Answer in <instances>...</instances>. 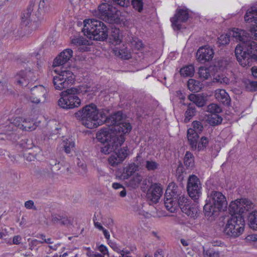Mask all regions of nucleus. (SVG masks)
Here are the masks:
<instances>
[{
	"label": "nucleus",
	"instance_id": "6e6552de",
	"mask_svg": "<svg viewBox=\"0 0 257 257\" xmlns=\"http://www.w3.org/2000/svg\"><path fill=\"white\" fill-rule=\"evenodd\" d=\"M53 68L56 75L53 76L52 82L56 90H63L74 83L75 78L72 71L57 67Z\"/></svg>",
	"mask_w": 257,
	"mask_h": 257
},
{
	"label": "nucleus",
	"instance_id": "aec40b11",
	"mask_svg": "<svg viewBox=\"0 0 257 257\" xmlns=\"http://www.w3.org/2000/svg\"><path fill=\"white\" fill-rule=\"evenodd\" d=\"M213 49L208 45L200 47L196 53V59L200 62H206L211 61L214 57Z\"/></svg>",
	"mask_w": 257,
	"mask_h": 257
},
{
	"label": "nucleus",
	"instance_id": "6ab92c4d",
	"mask_svg": "<svg viewBox=\"0 0 257 257\" xmlns=\"http://www.w3.org/2000/svg\"><path fill=\"white\" fill-rule=\"evenodd\" d=\"M47 89L42 85L35 86L31 89L29 100L33 103L38 104L40 102L41 99L45 101L46 98Z\"/></svg>",
	"mask_w": 257,
	"mask_h": 257
},
{
	"label": "nucleus",
	"instance_id": "9d476101",
	"mask_svg": "<svg viewBox=\"0 0 257 257\" xmlns=\"http://www.w3.org/2000/svg\"><path fill=\"white\" fill-rule=\"evenodd\" d=\"M33 6H30L24 11L21 16V26L28 33L36 30L44 20V18L33 13Z\"/></svg>",
	"mask_w": 257,
	"mask_h": 257
},
{
	"label": "nucleus",
	"instance_id": "3c124183",
	"mask_svg": "<svg viewBox=\"0 0 257 257\" xmlns=\"http://www.w3.org/2000/svg\"><path fill=\"white\" fill-rule=\"evenodd\" d=\"M158 167V164L154 161L148 160L146 162V168L148 171H153Z\"/></svg>",
	"mask_w": 257,
	"mask_h": 257
},
{
	"label": "nucleus",
	"instance_id": "58836bf2",
	"mask_svg": "<svg viewBox=\"0 0 257 257\" xmlns=\"http://www.w3.org/2000/svg\"><path fill=\"white\" fill-rule=\"evenodd\" d=\"M114 153L118 157V158L123 161L130 155V152L127 147H123L115 152Z\"/></svg>",
	"mask_w": 257,
	"mask_h": 257
},
{
	"label": "nucleus",
	"instance_id": "c9c22d12",
	"mask_svg": "<svg viewBox=\"0 0 257 257\" xmlns=\"http://www.w3.org/2000/svg\"><path fill=\"white\" fill-rule=\"evenodd\" d=\"M230 31L225 34L221 35L217 39V44L219 46H225L229 44L230 42Z\"/></svg>",
	"mask_w": 257,
	"mask_h": 257
},
{
	"label": "nucleus",
	"instance_id": "c85d7f7f",
	"mask_svg": "<svg viewBox=\"0 0 257 257\" xmlns=\"http://www.w3.org/2000/svg\"><path fill=\"white\" fill-rule=\"evenodd\" d=\"M187 138L192 148L196 149L197 141L199 138L198 134L194 132V130L189 128L187 132Z\"/></svg>",
	"mask_w": 257,
	"mask_h": 257
},
{
	"label": "nucleus",
	"instance_id": "8fccbe9b",
	"mask_svg": "<svg viewBox=\"0 0 257 257\" xmlns=\"http://www.w3.org/2000/svg\"><path fill=\"white\" fill-rule=\"evenodd\" d=\"M195 113V108L189 106L185 112V118L184 119L185 122H188L191 119V118L194 115Z\"/></svg>",
	"mask_w": 257,
	"mask_h": 257
},
{
	"label": "nucleus",
	"instance_id": "39448f33",
	"mask_svg": "<svg viewBox=\"0 0 257 257\" xmlns=\"http://www.w3.org/2000/svg\"><path fill=\"white\" fill-rule=\"evenodd\" d=\"M187 198L181 195L178 186L175 183H170L166 191L164 204L166 208L170 212H174L178 207L187 202Z\"/></svg>",
	"mask_w": 257,
	"mask_h": 257
},
{
	"label": "nucleus",
	"instance_id": "4d7b16f0",
	"mask_svg": "<svg viewBox=\"0 0 257 257\" xmlns=\"http://www.w3.org/2000/svg\"><path fill=\"white\" fill-rule=\"evenodd\" d=\"M96 247L104 256L108 253L106 247L102 244L97 245Z\"/></svg>",
	"mask_w": 257,
	"mask_h": 257
},
{
	"label": "nucleus",
	"instance_id": "2f4dec72",
	"mask_svg": "<svg viewBox=\"0 0 257 257\" xmlns=\"http://www.w3.org/2000/svg\"><path fill=\"white\" fill-rule=\"evenodd\" d=\"M188 87L191 91L198 92L201 89L202 84L198 80L190 79L188 81Z\"/></svg>",
	"mask_w": 257,
	"mask_h": 257
},
{
	"label": "nucleus",
	"instance_id": "4c0bfd02",
	"mask_svg": "<svg viewBox=\"0 0 257 257\" xmlns=\"http://www.w3.org/2000/svg\"><path fill=\"white\" fill-rule=\"evenodd\" d=\"M52 221L54 223H58L63 225H67L69 223L67 218L61 216L59 214H53L52 215Z\"/></svg>",
	"mask_w": 257,
	"mask_h": 257
},
{
	"label": "nucleus",
	"instance_id": "f3484780",
	"mask_svg": "<svg viewBox=\"0 0 257 257\" xmlns=\"http://www.w3.org/2000/svg\"><path fill=\"white\" fill-rule=\"evenodd\" d=\"M187 188L189 196L193 199H197L201 194V184L195 175H193L189 177Z\"/></svg>",
	"mask_w": 257,
	"mask_h": 257
},
{
	"label": "nucleus",
	"instance_id": "338daca9",
	"mask_svg": "<svg viewBox=\"0 0 257 257\" xmlns=\"http://www.w3.org/2000/svg\"><path fill=\"white\" fill-rule=\"evenodd\" d=\"M112 187L114 189H119L123 188V186L118 183H113L112 184Z\"/></svg>",
	"mask_w": 257,
	"mask_h": 257
},
{
	"label": "nucleus",
	"instance_id": "c756f323",
	"mask_svg": "<svg viewBox=\"0 0 257 257\" xmlns=\"http://www.w3.org/2000/svg\"><path fill=\"white\" fill-rule=\"evenodd\" d=\"M61 145L67 154L70 153L75 147V143L72 138L63 139Z\"/></svg>",
	"mask_w": 257,
	"mask_h": 257
},
{
	"label": "nucleus",
	"instance_id": "393cba45",
	"mask_svg": "<svg viewBox=\"0 0 257 257\" xmlns=\"http://www.w3.org/2000/svg\"><path fill=\"white\" fill-rule=\"evenodd\" d=\"M114 55L122 59H128L132 57V53L127 50L124 45L115 47L113 49Z\"/></svg>",
	"mask_w": 257,
	"mask_h": 257
},
{
	"label": "nucleus",
	"instance_id": "473e14b6",
	"mask_svg": "<svg viewBox=\"0 0 257 257\" xmlns=\"http://www.w3.org/2000/svg\"><path fill=\"white\" fill-rule=\"evenodd\" d=\"M122 36L120 34L118 29H114L110 36L111 42L115 45H120L121 42Z\"/></svg>",
	"mask_w": 257,
	"mask_h": 257
},
{
	"label": "nucleus",
	"instance_id": "79ce46f5",
	"mask_svg": "<svg viewBox=\"0 0 257 257\" xmlns=\"http://www.w3.org/2000/svg\"><path fill=\"white\" fill-rule=\"evenodd\" d=\"M218 114H211L209 115L208 120L210 124L215 125L220 124L222 122V119Z\"/></svg>",
	"mask_w": 257,
	"mask_h": 257
},
{
	"label": "nucleus",
	"instance_id": "09e8293b",
	"mask_svg": "<svg viewBox=\"0 0 257 257\" xmlns=\"http://www.w3.org/2000/svg\"><path fill=\"white\" fill-rule=\"evenodd\" d=\"M131 45L134 50H139L142 48L143 46L142 41L136 38L133 39Z\"/></svg>",
	"mask_w": 257,
	"mask_h": 257
},
{
	"label": "nucleus",
	"instance_id": "9b49d317",
	"mask_svg": "<svg viewBox=\"0 0 257 257\" xmlns=\"http://www.w3.org/2000/svg\"><path fill=\"white\" fill-rule=\"evenodd\" d=\"M92 13L94 16L109 23H117L119 21V12L115 8L107 3L100 4Z\"/></svg>",
	"mask_w": 257,
	"mask_h": 257
},
{
	"label": "nucleus",
	"instance_id": "ddd939ff",
	"mask_svg": "<svg viewBox=\"0 0 257 257\" xmlns=\"http://www.w3.org/2000/svg\"><path fill=\"white\" fill-rule=\"evenodd\" d=\"M252 202L245 198L237 199L230 202L229 205V211L233 215H241L242 214L248 211L252 208Z\"/></svg>",
	"mask_w": 257,
	"mask_h": 257
},
{
	"label": "nucleus",
	"instance_id": "de8ad7c7",
	"mask_svg": "<svg viewBox=\"0 0 257 257\" xmlns=\"http://www.w3.org/2000/svg\"><path fill=\"white\" fill-rule=\"evenodd\" d=\"M208 143V140L206 137H202L200 141L197 143V149L198 151L203 150Z\"/></svg>",
	"mask_w": 257,
	"mask_h": 257
},
{
	"label": "nucleus",
	"instance_id": "603ef678",
	"mask_svg": "<svg viewBox=\"0 0 257 257\" xmlns=\"http://www.w3.org/2000/svg\"><path fill=\"white\" fill-rule=\"evenodd\" d=\"M197 134L200 133L203 129V125L201 123L198 121H194L192 122V128Z\"/></svg>",
	"mask_w": 257,
	"mask_h": 257
},
{
	"label": "nucleus",
	"instance_id": "a19ab883",
	"mask_svg": "<svg viewBox=\"0 0 257 257\" xmlns=\"http://www.w3.org/2000/svg\"><path fill=\"white\" fill-rule=\"evenodd\" d=\"M229 79L223 74L213 75V82L219 83L222 85H227L229 83Z\"/></svg>",
	"mask_w": 257,
	"mask_h": 257
},
{
	"label": "nucleus",
	"instance_id": "37998d69",
	"mask_svg": "<svg viewBox=\"0 0 257 257\" xmlns=\"http://www.w3.org/2000/svg\"><path fill=\"white\" fill-rule=\"evenodd\" d=\"M114 153L108 159L109 164L113 167H116L120 164L123 161Z\"/></svg>",
	"mask_w": 257,
	"mask_h": 257
},
{
	"label": "nucleus",
	"instance_id": "0eeeda50",
	"mask_svg": "<svg viewBox=\"0 0 257 257\" xmlns=\"http://www.w3.org/2000/svg\"><path fill=\"white\" fill-rule=\"evenodd\" d=\"M80 90L76 87L68 88L60 93L58 101V105L65 109H71L79 107L81 105V99L78 96Z\"/></svg>",
	"mask_w": 257,
	"mask_h": 257
},
{
	"label": "nucleus",
	"instance_id": "774afa93",
	"mask_svg": "<svg viewBox=\"0 0 257 257\" xmlns=\"http://www.w3.org/2000/svg\"><path fill=\"white\" fill-rule=\"evenodd\" d=\"M251 70L253 76L255 78H257V67H252L251 69Z\"/></svg>",
	"mask_w": 257,
	"mask_h": 257
},
{
	"label": "nucleus",
	"instance_id": "e2e57ef3",
	"mask_svg": "<svg viewBox=\"0 0 257 257\" xmlns=\"http://www.w3.org/2000/svg\"><path fill=\"white\" fill-rule=\"evenodd\" d=\"M96 91V89L93 90L90 87H87L85 91L86 93H88V95H94L95 94V92Z\"/></svg>",
	"mask_w": 257,
	"mask_h": 257
},
{
	"label": "nucleus",
	"instance_id": "052dcab7",
	"mask_svg": "<svg viewBox=\"0 0 257 257\" xmlns=\"http://www.w3.org/2000/svg\"><path fill=\"white\" fill-rule=\"evenodd\" d=\"M87 254L89 257H104L103 254L96 251H89L87 252Z\"/></svg>",
	"mask_w": 257,
	"mask_h": 257
},
{
	"label": "nucleus",
	"instance_id": "680f3d73",
	"mask_svg": "<svg viewBox=\"0 0 257 257\" xmlns=\"http://www.w3.org/2000/svg\"><path fill=\"white\" fill-rule=\"evenodd\" d=\"M94 224L95 228H96L100 231L103 230V229H104V228L103 227V226L102 225L101 223H100L98 221H94Z\"/></svg>",
	"mask_w": 257,
	"mask_h": 257
},
{
	"label": "nucleus",
	"instance_id": "7ed1b4c3",
	"mask_svg": "<svg viewBox=\"0 0 257 257\" xmlns=\"http://www.w3.org/2000/svg\"><path fill=\"white\" fill-rule=\"evenodd\" d=\"M96 140L104 146L100 148L101 153L108 155L125 141L123 137L118 138L112 125H107L99 130L96 134Z\"/></svg>",
	"mask_w": 257,
	"mask_h": 257
},
{
	"label": "nucleus",
	"instance_id": "ea45409f",
	"mask_svg": "<svg viewBox=\"0 0 257 257\" xmlns=\"http://www.w3.org/2000/svg\"><path fill=\"white\" fill-rule=\"evenodd\" d=\"M184 165L188 168H192L194 165V156L192 153L187 152L184 158Z\"/></svg>",
	"mask_w": 257,
	"mask_h": 257
},
{
	"label": "nucleus",
	"instance_id": "e433bc0d",
	"mask_svg": "<svg viewBox=\"0 0 257 257\" xmlns=\"http://www.w3.org/2000/svg\"><path fill=\"white\" fill-rule=\"evenodd\" d=\"M71 44L77 46L88 45L89 42L87 40L82 37L74 36L71 39Z\"/></svg>",
	"mask_w": 257,
	"mask_h": 257
},
{
	"label": "nucleus",
	"instance_id": "c03bdc74",
	"mask_svg": "<svg viewBox=\"0 0 257 257\" xmlns=\"http://www.w3.org/2000/svg\"><path fill=\"white\" fill-rule=\"evenodd\" d=\"M207 111L211 114H216L221 112L222 109L218 104L211 103L207 106Z\"/></svg>",
	"mask_w": 257,
	"mask_h": 257
},
{
	"label": "nucleus",
	"instance_id": "a878e982",
	"mask_svg": "<svg viewBox=\"0 0 257 257\" xmlns=\"http://www.w3.org/2000/svg\"><path fill=\"white\" fill-rule=\"evenodd\" d=\"M215 98L219 102L225 105H229L230 98L225 90L223 89H217L214 91Z\"/></svg>",
	"mask_w": 257,
	"mask_h": 257
},
{
	"label": "nucleus",
	"instance_id": "423d86ee",
	"mask_svg": "<svg viewBox=\"0 0 257 257\" xmlns=\"http://www.w3.org/2000/svg\"><path fill=\"white\" fill-rule=\"evenodd\" d=\"M207 203L204 206V211L206 216H210L215 212L225 211L227 202L224 195L220 192L213 191L208 194Z\"/></svg>",
	"mask_w": 257,
	"mask_h": 257
},
{
	"label": "nucleus",
	"instance_id": "864d4df0",
	"mask_svg": "<svg viewBox=\"0 0 257 257\" xmlns=\"http://www.w3.org/2000/svg\"><path fill=\"white\" fill-rule=\"evenodd\" d=\"M112 1L122 7H127L130 4L129 0H112Z\"/></svg>",
	"mask_w": 257,
	"mask_h": 257
},
{
	"label": "nucleus",
	"instance_id": "a211bd4d",
	"mask_svg": "<svg viewBox=\"0 0 257 257\" xmlns=\"http://www.w3.org/2000/svg\"><path fill=\"white\" fill-rule=\"evenodd\" d=\"M37 79V75L32 71H21L15 76V81L17 85L22 87H26Z\"/></svg>",
	"mask_w": 257,
	"mask_h": 257
},
{
	"label": "nucleus",
	"instance_id": "0e129e2a",
	"mask_svg": "<svg viewBox=\"0 0 257 257\" xmlns=\"http://www.w3.org/2000/svg\"><path fill=\"white\" fill-rule=\"evenodd\" d=\"M6 229H0V239H5V237L7 235Z\"/></svg>",
	"mask_w": 257,
	"mask_h": 257
},
{
	"label": "nucleus",
	"instance_id": "f03ea898",
	"mask_svg": "<svg viewBox=\"0 0 257 257\" xmlns=\"http://www.w3.org/2000/svg\"><path fill=\"white\" fill-rule=\"evenodd\" d=\"M77 119L82 124L90 129L95 128L107 123V118L105 113L99 110L97 106L91 103L86 105L74 113Z\"/></svg>",
	"mask_w": 257,
	"mask_h": 257
},
{
	"label": "nucleus",
	"instance_id": "b1692460",
	"mask_svg": "<svg viewBox=\"0 0 257 257\" xmlns=\"http://www.w3.org/2000/svg\"><path fill=\"white\" fill-rule=\"evenodd\" d=\"M180 208L182 211L189 217H197L199 209L196 204H191L188 199L187 202H184Z\"/></svg>",
	"mask_w": 257,
	"mask_h": 257
},
{
	"label": "nucleus",
	"instance_id": "dca6fc26",
	"mask_svg": "<svg viewBox=\"0 0 257 257\" xmlns=\"http://www.w3.org/2000/svg\"><path fill=\"white\" fill-rule=\"evenodd\" d=\"M246 23L252 25L249 31L254 39L257 40V4L249 8L244 17Z\"/></svg>",
	"mask_w": 257,
	"mask_h": 257
},
{
	"label": "nucleus",
	"instance_id": "13d9d810",
	"mask_svg": "<svg viewBox=\"0 0 257 257\" xmlns=\"http://www.w3.org/2000/svg\"><path fill=\"white\" fill-rule=\"evenodd\" d=\"M25 207L28 209H35L34 201L31 200L25 202Z\"/></svg>",
	"mask_w": 257,
	"mask_h": 257
},
{
	"label": "nucleus",
	"instance_id": "bf43d9fd",
	"mask_svg": "<svg viewBox=\"0 0 257 257\" xmlns=\"http://www.w3.org/2000/svg\"><path fill=\"white\" fill-rule=\"evenodd\" d=\"M246 241H257V234L252 233L248 235L245 238Z\"/></svg>",
	"mask_w": 257,
	"mask_h": 257
},
{
	"label": "nucleus",
	"instance_id": "f257e3e1",
	"mask_svg": "<svg viewBox=\"0 0 257 257\" xmlns=\"http://www.w3.org/2000/svg\"><path fill=\"white\" fill-rule=\"evenodd\" d=\"M230 35L240 42L235 49V55L239 64L243 67H248L253 60H257V43L247 40V33L243 30L233 28Z\"/></svg>",
	"mask_w": 257,
	"mask_h": 257
},
{
	"label": "nucleus",
	"instance_id": "f8f14e48",
	"mask_svg": "<svg viewBox=\"0 0 257 257\" xmlns=\"http://www.w3.org/2000/svg\"><path fill=\"white\" fill-rule=\"evenodd\" d=\"M244 224L242 215H231L225 224L224 232L230 237H238L243 232Z\"/></svg>",
	"mask_w": 257,
	"mask_h": 257
},
{
	"label": "nucleus",
	"instance_id": "49530a36",
	"mask_svg": "<svg viewBox=\"0 0 257 257\" xmlns=\"http://www.w3.org/2000/svg\"><path fill=\"white\" fill-rule=\"evenodd\" d=\"M203 254L204 257H220L218 251H215L211 249H205L203 247Z\"/></svg>",
	"mask_w": 257,
	"mask_h": 257
},
{
	"label": "nucleus",
	"instance_id": "2eb2a0df",
	"mask_svg": "<svg viewBox=\"0 0 257 257\" xmlns=\"http://www.w3.org/2000/svg\"><path fill=\"white\" fill-rule=\"evenodd\" d=\"M189 18L188 10L185 7H179L174 16L171 18L172 26L174 30H179L182 28L181 23L185 22Z\"/></svg>",
	"mask_w": 257,
	"mask_h": 257
},
{
	"label": "nucleus",
	"instance_id": "69168bd1",
	"mask_svg": "<svg viewBox=\"0 0 257 257\" xmlns=\"http://www.w3.org/2000/svg\"><path fill=\"white\" fill-rule=\"evenodd\" d=\"M155 257H164V254L162 249L157 250L154 254Z\"/></svg>",
	"mask_w": 257,
	"mask_h": 257
},
{
	"label": "nucleus",
	"instance_id": "6e6d98bb",
	"mask_svg": "<svg viewBox=\"0 0 257 257\" xmlns=\"http://www.w3.org/2000/svg\"><path fill=\"white\" fill-rule=\"evenodd\" d=\"M36 119V118H35L33 117V118H31L30 117H28L26 118H24V119H26V124L27 125H30L31 126H33L34 127L33 129L32 130H33L35 129L36 126L35 125V122H34V120Z\"/></svg>",
	"mask_w": 257,
	"mask_h": 257
},
{
	"label": "nucleus",
	"instance_id": "4468645a",
	"mask_svg": "<svg viewBox=\"0 0 257 257\" xmlns=\"http://www.w3.org/2000/svg\"><path fill=\"white\" fill-rule=\"evenodd\" d=\"M227 63L226 61L219 60L214 66H210L208 67L202 66L199 68L198 74L199 77L203 80H207L213 76L215 71L222 70L226 68Z\"/></svg>",
	"mask_w": 257,
	"mask_h": 257
},
{
	"label": "nucleus",
	"instance_id": "5fc2aeb1",
	"mask_svg": "<svg viewBox=\"0 0 257 257\" xmlns=\"http://www.w3.org/2000/svg\"><path fill=\"white\" fill-rule=\"evenodd\" d=\"M108 244L114 250L118 252H120V253L124 252V250L123 249H121L120 248L116 245L115 242H108Z\"/></svg>",
	"mask_w": 257,
	"mask_h": 257
},
{
	"label": "nucleus",
	"instance_id": "20e7f679",
	"mask_svg": "<svg viewBox=\"0 0 257 257\" xmlns=\"http://www.w3.org/2000/svg\"><path fill=\"white\" fill-rule=\"evenodd\" d=\"M83 32L88 38L102 41L108 36V29L102 22L94 19H88L83 21Z\"/></svg>",
	"mask_w": 257,
	"mask_h": 257
},
{
	"label": "nucleus",
	"instance_id": "bb28decb",
	"mask_svg": "<svg viewBox=\"0 0 257 257\" xmlns=\"http://www.w3.org/2000/svg\"><path fill=\"white\" fill-rule=\"evenodd\" d=\"M188 98L198 107H202L206 103V97L202 94H191L189 95Z\"/></svg>",
	"mask_w": 257,
	"mask_h": 257
},
{
	"label": "nucleus",
	"instance_id": "412c9836",
	"mask_svg": "<svg viewBox=\"0 0 257 257\" xmlns=\"http://www.w3.org/2000/svg\"><path fill=\"white\" fill-rule=\"evenodd\" d=\"M73 51L70 49H66L61 52L54 60L53 67L59 68L68 62L73 56Z\"/></svg>",
	"mask_w": 257,
	"mask_h": 257
},
{
	"label": "nucleus",
	"instance_id": "a18cd8bd",
	"mask_svg": "<svg viewBox=\"0 0 257 257\" xmlns=\"http://www.w3.org/2000/svg\"><path fill=\"white\" fill-rule=\"evenodd\" d=\"M132 5L133 8L139 13H141L144 8V2L143 0H132Z\"/></svg>",
	"mask_w": 257,
	"mask_h": 257
},
{
	"label": "nucleus",
	"instance_id": "72a5a7b5",
	"mask_svg": "<svg viewBox=\"0 0 257 257\" xmlns=\"http://www.w3.org/2000/svg\"><path fill=\"white\" fill-rule=\"evenodd\" d=\"M142 180V177L139 173H136L132 176V178L130 180L128 186L132 188H135L138 187Z\"/></svg>",
	"mask_w": 257,
	"mask_h": 257
},
{
	"label": "nucleus",
	"instance_id": "4be33fe9",
	"mask_svg": "<svg viewBox=\"0 0 257 257\" xmlns=\"http://www.w3.org/2000/svg\"><path fill=\"white\" fill-rule=\"evenodd\" d=\"M163 193L162 188L160 184H152L149 189L147 196L152 202L156 203L160 199Z\"/></svg>",
	"mask_w": 257,
	"mask_h": 257
},
{
	"label": "nucleus",
	"instance_id": "1a4fd4ad",
	"mask_svg": "<svg viewBox=\"0 0 257 257\" xmlns=\"http://www.w3.org/2000/svg\"><path fill=\"white\" fill-rule=\"evenodd\" d=\"M106 125H112L118 138L121 137L124 138V136L128 134L132 128L130 123L125 120L120 111H118L108 117Z\"/></svg>",
	"mask_w": 257,
	"mask_h": 257
},
{
	"label": "nucleus",
	"instance_id": "7c9ffc66",
	"mask_svg": "<svg viewBox=\"0 0 257 257\" xmlns=\"http://www.w3.org/2000/svg\"><path fill=\"white\" fill-rule=\"evenodd\" d=\"M195 72L194 67L193 65H186L181 68L180 73L184 77H191Z\"/></svg>",
	"mask_w": 257,
	"mask_h": 257
},
{
	"label": "nucleus",
	"instance_id": "5701e85b",
	"mask_svg": "<svg viewBox=\"0 0 257 257\" xmlns=\"http://www.w3.org/2000/svg\"><path fill=\"white\" fill-rule=\"evenodd\" d=\"M138 170V165L136 164L135 163H129L120 171L119 177L121 180L128 179L130 177L134 175Z\"/></svg>",
	"mask_w": 257,
	"mask_h": 257
},
{
	"label": "nucleus",
	"instance_id": "cd10ccee",
	"mask_svg": "<svg viewBox=\"0 0 257 257\" xmlns=\"http://www.w3.org/2000/svg\"><path fill=\"white\" fill-rule=\"evenodd\" d=\"M24 118L23 117H16L13 120L12 123L19 127L22 130L27 131H32L34 127L30 125H27L26 119H24Z\"/></svg>",
	"mask_w": 257,
	"mask_h": 257
},
{
	"label": "nucleus",
	"instance_id": "f704fd0d",
	"mask_svg": "<svg viewBox=\"0 0 257 257\" xmlns=\"http://www.w3.org/2000/svg\"><path fill=\"white\" fill-rule=\"evenodd\" d=\"M248 220L249 227L253 229L257 230V211L250 213Z\"/></svg>",
	"mask_w": 257,
	"mask_h": 257
}]
</instances>
